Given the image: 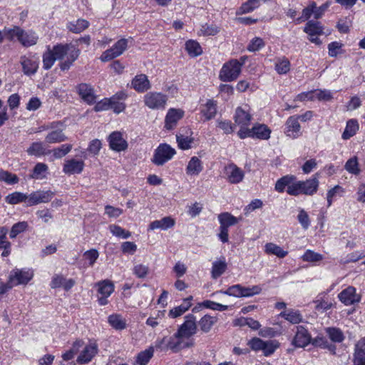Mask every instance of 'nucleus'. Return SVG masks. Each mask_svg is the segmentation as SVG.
<instances>
[{"instance_id":"obj_60","label":"nucleus","mask_w":365,"mask_h":365,"mask_svg":"<svg viewBox=\"0 0 365 365\" xmlns=\"http://www.w3.org/2000/svg\"><path fill=\"white\" fill-rule=\"evenodd\" d=\"M302 258L304 262H316L322 260L323 257L321 254L307 250L302 255Z\"/></svg>"},{"instance_id":"obj_62","label":"nucleus","mask_w":365,"mask_h":365,"mask_svg":"<svg viewBox=\"0 0 365 365\" xmlns=\"http://www.w3.org/2000/svg\"><path fill=\"white\" fill-rule=\"evenodd\" d=\"M344 192V188L339 185H336L333 188L328 190L327 194L328 206H331L333 199L336 195H341Z\"/></svg>"},{"instance_id":"obj_5","label":"nucleus","mask_w":365,"mask_h":365,"mask_svg":"<svg viewBox=\"0 0 365 365\" xmlns=\"http://www.w3.org/2000/svg\"><path fill=\"white\" fill-rule=\"evenodd\" d=\"M262 288L258 286H252L251 287H243L241 284H235L228 287L227 290L219 291L220 293L235 297H250L255 294H259ZM218 293V292L213 293L212 295Z\"/></svg>"},{"instance_id":"obj_47","label":"nucleus","mask_w":365,"mask_h":365,"mask_svg":"<svg viewBox=\"0 0 365 365\" xmlns=\"http://www.w3.org/2000/svg\"><path fill=\"white\" fill-rule=\"evenodd\" d=\"M359 130V123L356 120L351 119L346 122V125L344 131L342 133V138L348 140L354 136Z\"/></svg>"},{"instance_id":"obj_42","label":"nucleus","mask_w":365,"mask_h":365,"mask_svg":"<svg viewBox=\"0 0 365 365\" xmlns=\"http://www.w3.org/2000/svg\"><path fill=\"white\" fill-rule=\"evenodd\" d=\"M264 252L268 255H275L279 258H284L288 254L287 251L284 250L280 246L272 242H268L264 245Z\"/></svg>"},{"instance_id":"obj_8","label":"nucleus","mask_w":365,"mask_h":365,"mask_svg":"<svg viewBox=\"0 0 365 365\" xmlns=\"http://www.w3.org/2000/svg\"><path fill=\"white\" fill-rule=\"evenodd\" d=\"M176 151L170 145L160 144L155 149L152 162L156 165H163L170 160L175 155Z\"/></svg>"},{"instance_id":"obj_57","label":"nucleus","mask_w":365,"mask_h":365,"mask_svg":"<svg viewBox=\"0 0 365 365\" xmlns=\"http://www.w3.org/2000/svg\"><path fill=\"white\" fill-rule=\"evenodd\" d=\"M109 230L114 236L119 238L128 239L131 235L129 231L125 230L118 225H111L109 226Z\"/></svg>"},{"instance_id":"obj_31","label":"nucleus","mask_w":365,"mask_h":365,"mask_svg":"<svg viewBox=\"0 0 365 365\" xmlns=\"http://www.w3.org/2000/svg\"><path fill=\"white\" fill-rule=\"evenodd\" d=\"M279 316L287 322L296 324L303 321V316L299 310L289 309L279 314Z\"/></svg>"},{"instance_id":"obj_49","label":"nucleus","mask_w":365,"mask_h":365,"mask_svg":"<svg viewBox=\"0 0 365 365\" xmlns=\"http://www.w3.org/2000/svg\"><path fill=\"white\" fill-rule=\"evenodd\" d=\"M326 333L331 341L335 343H341L344 339L343 331L336 327H329L326 329Z\"/></svg>"},{"instance_id":"obj_26","label":"nucleus","mask_w":365,"mask_h":365,"mask_svg":"<svg viewBox=\"0 0 365 365\" xmlns=\"http://www.w3.org/2000/svg\"><path fill=\"white\" fill-rule=\"evenodd\" d=\"M252 138L268 140L270 138L271 130L265 124L256 123L252 126Z\"/></svg>"},{"instance_id":"obj_41","label":"nucleus","mask_w":365,"mask_h":365,"mask_svg":"<svg viewBox=\"0 0 365 365\" xmlns=\"http://www.w3.org/2000/svg\"><path fill=\"white\" fill-rule=\"evenodd\" d=\"M48 170V167L46 164L43 163H38L34 166L32 174L30 177L35 180L45 179L47 176Z\"/></svg>"},{"instance_id":"obj_3","label":"nucleus","mask_w":365,"mask_h":365,"mask_svg":"<svg viewBox=\"0 0 365 365\" xmlns=\"http://www.w3.org/2000/svg\"><path fill=\"white\" fill-rule=\"evenodd\" d=\"M55 51L56 57L61 61L59 66L62 71L68 70L81 53L80 50L72 43L57 44L55 46Z\"/></svg>"},{"instance_id":"obj_10","label":"nucleus","mask_w":365,"mask_h":365,"mask_svg":"<svg viewBox=\"0 0 365 365\" xmlns=\"http://www.w3.org/2000/svg\"><path fill=\"white\" fill-rule=\"evenodd\" d=\"M128 42V40L126 38L118 40L110 48L107 49L101 54V61L107 62L120 56L127 49Z\"/></svg>"},{"instance_id":"obj_63","label":"nucleus","mask_w":365,"mask_h":365,"mask_svg":"<svg viewBox=\"0 0 365 365\" xmlns=\"http://www.w3.org/2000/svg\"><path fill=\"white\" fill-rule=\"evenodd\" d=\"M264 45L265 44L262 38L255 37L250 41L247 46V50L251 52H255L262 48Z\"/></svg>"},{"instance_id":"obj_28","label":"nucleus","mask_w":365,"mask_h":365,"mask_svg":"<svg viewBox=\"0 0 365 365\" xmlns=\"http://www.w3.org/2000/svg\"><path fill=\"white\" fill-rule=\"evenodd\" d=\"M192 300V296H190V297L184 299L182 301V303L180 305L177 306L170 310V312L168 313V316L173 319L180 317L190 308V307L192 306V302H191Z\"/></svg>"},{"instance_id":"obj_55","label":"nucleus","mask_w":365,"mask_h":365,"mask_svg":"<svg viewBox=\"0 0 365 365\" xmlns=\"http://www.w3.org/2000/svg\"><path fill=\"white\" fill-rule=\"evenodd\" d=\"M29 227L28 222L26 221L19 222L17 223H15L10 231L9 237L11 239H14L16 237V236L26 231Z\"/></svg>"},{"instance_id":"obj_27","label":"nucleus","mask_w":365,"mask_h":365,"mask_svg":"<svg viewBox=\"0 0 365 365\" xmlns=\"http://www.w3.org/2000/svg\"><path fill=\"white\" fill-rule=\"evenodd\" d=\"M78 92L81 98L89 104L96 101V96L93 88L87 83H81L78 86Z\"/></svg>"},{"instance_id":"obj_59","label":"nucleus","mask_w":365,"mask_h":365,"mask_svg":"<svg viewBox=\"0 0 365 365\" xmlns=\"http://www.w3.org/2000/svg\"><path fill=\"white\" fill-rule=\"evenodd\" d=\"M0 181L5 182L9 185H14L19 182V178L15 174H12L8 171L1 170Z\"/></svg>"},{"instance_id":"obj_1","label":"nucleus","mask_w":365,"mask_h":365,"mask_svg":"<svg viewBox=\"0 0 365 365\" xmlns=\"http://www.w3.org/2000/svg\"><path fill=\"white\" fill-rule=\"evenodd\" d=\"M196 332L195 317L192 314H188L185 317V322L180 326L178 331L170 338L168 342V347L174 351H178L192 346L194 340L190 337Z\"/></svg>"},{"instance_id":"obj_61","label":"nucleus","mask_w":365,"mask_h":365,"mask_svg":"<svg viewBox=\"0 0 365 365\" xmlns=\"http://www.w3.org/2000/svg\"><path fill=\"white\" fill-rule=\"evenodd\" d=\"M133 272L138 278H145L149 273V267L142 264H138L133 267Z\"/></svg>"},{"instance_id":"obj_46","label":"nucleus","mask_w":365,"mask_h":365,"mask_svg":"<svg viewBox=\"0 0 365 365\" xmlns=\"http://www.w3.org/2000/svg\"><path fill=\"white\" fill-rule=\"evenodd\" d=\"M217 322V318L216 317H212L209 314H206L202 317L200 321L198 322V325L200 327V329L205 333L209 332L212 326Z\"/></svg>"},{"instance_id":"obj_36","label":"nucleus","mask_w":365,"mask_h":365,"mask_svg":"<svg viewBox=\"0 0 365 365\" xmlns=\"http://www.w3.org/2000/svg\"><path fill=\"white\" fill-rule=\"evenodd\" d=\"M29 155L41 157L50 153V150L47 151L42 142H34L27 148L26 150Z\"/></svg>"},{"instance_id":"obj_53","label":"nucleus","mask_w":365,"mask_h":365,"mask_svg":"<svg viewBox=\"0 0 365 365\" xmlns=\"http://www.w3.org/2000/svg\"><path fill=\"white\" fill-rule=\"evenodd\" d=\"M344 168L348 173L355 175H359L361 172L358 159L356 156L351 158L346 161Z\"/></svg>"},{"instance_id":"obj_25","label":"nucleus","mask_w":365,"mask_h":365,"mask_svg":"<svg viewBox=\"0 0 365 365\" xmlns=\"http://www.w3.org/2000/svg\"><path fill=\"white\" fill-rule=\"evenodd\" d=\"M183 115L184 111L182 110L170 108L165 116V128L168 130L173 129Z\"/></svg>"},{"instance_id":"obj_39","label":"nucleus","mask_w":365,"mask_h":365,"mask_svg":"<svg viewBox=\"0 0 365 365\" xmlns=\"http://www.w3.org/2000/svg\"><path fill=\"white\" fill-rule=\"evenodd\" d=\"M294 179L295 175H287L282 177L278 179L275 183V190L279 192H283L286 187L289 189V187L293 185V180H294Z\"/></svg>"},{"instance_id":"obj_58","label":"nucleus","mask_w":365,"mask_h":365,"mask_svg":"<svg viewBox=\"0 0 365 365\" xmlns=\"http://www.w3.org/2000/svg\"><path fill=\"white\" fill-rule=\"evenodd\" d=\"M201 305L207 309H210L215 311H226L228 309L227 305H224L213 301L205 300L202 302Z\"/></svg>"},{"instance_id":"obj_12","label":"nucleus","mask_w":365,"mask_h":365,"mask_svg":"<svg viewBox=\"0 0 365 365\" xmlns=\"http://www.w3.org/2000/svg\"><path fill=\"white\" fill-rule=\"evenodd\" d=\"M20 63L22 66V71L25 75L31 76L37 72L38 68V58L36 54L31 53L21 56Z\"/></svg>"},{"instance_id":"obj_9","label":"nucleus","mask_w":365,"mask_h":365,"mask_svg":"<svg viewBox=\"0 0 365 365\" xmlns=\"http://www.w3.org/2000/svg\"><path fill=\"white\" fill-rule=\"evenodd\" d=\"M95 287L98 288V302L101 306L108 304V298L115 290L114 284L109 279H104L96 283Z\"/></svg>"},{"instance_id":"obj_56","label":"nucleus","mask_w":365,"mask_h":365,"mask_svg":"<svg viewBox=\"0 0 365 365\" xmlns=\"http://www.w3.org/2000/svg\"><path fill=\"white\" fill-rule=\"evenodd\" d=\"M83 341L82 340H76L72 346V348L65 352L62 355V358L64 361H68L72 359L75 354L78 351L79 349L83 346Z\"/></svg>"},{"instance_id":"obj_64","label":"nucleus","mask_w":365,"mask_h":365,"mask_svg":"<svg viewBox=\"0 0 365 365\" xmlns=\"http://www.w3.org/2000/svg\"><path fill=\"white\" fill-rule=\"evenodd\" d=\"M176 138L180 148L182 150H187L191 148L192 140L190 138L182 135H177Z\"/></svg>"},{"instance_id":"obj_37","label":"nucleus","mask_w":365,"mask_h":365,"mask_svg":"<svg viewBox=\"0 0 365 365\" xmlns=\"http://www.w3.org/2000/svg\"><path fill=\"white\" fill-rule=\"evenodd\" d=\"M109 324L116 330L125 329L127 327V321L122 315L113 314L108 318Z\"/></svg>"},{"instance_id":"obj_40","label":"nucleus","mask_w":365,"mask_h":365,"mask_svg":"<svg viewBox=\"0 0 365 365\" xmlns=\"http://www.w3.org/2000/svg\"><path fill=\"white\" fill-rule=\"evenodd\" d=\"M88 26L89 22L88 21L79 19L76 21L68 22L67 24V29L74 34H79L86 29Z\"/></svg>"},{"instance_id":"obj_38","label":"nucleus","mask_w":365,"mask_h":365,"mask_svg":"<svg viewBox=\"0 0 365 365\" xmlns=\"http://www.w3.org/2000/svg\"><path fill=\"white\" fill-rule=\"evenodd\" d=\"M55 51V46L50 49L48 48L47 51L43 54V67L46 70L50 69L58 58L56 57Z\"/></svg>"},{"instance_id":"obj_29","label":"nucleus","mask_w":365,"mask_h":365,"mask_svg":"<svg viewBox=\"0 0 365 365\" xmlns=\"http://www.w3.org/2000/svg\"><path fill=\"white\" fill-rule=\"evenodd\" d=\"M200 113L205 120L214 118L217 113V102L212 99L207 100L206 103L201 107Z\"/></svg>"},{"instance_id":"obj_33","label":"nucleus","mask_w":365,"mask_h":365,"mask_svg":"<svg viewBox=\"0 0 365 365\" xmlns=\"http://www.w3.org/2000/svg\"><path fill=\"white\" fill-rule=\"evenodd\" d=\"M220 227L227 229L238 223L239 219L231 215L230 212H225L218 215L217 217Z\"/></svg>"},{"instance_id":"obj_24","label":"nucleus","mask_w":365,"mask_h":365,"mask_svg":"<svg viewBox=\"0 0 365 365\" xmlns=\"http://www.w3.org/2000/svg\"><path fill=\"white\" fill-rule=\"evenodd\" d=\"M131 88L138 93H144L151 88V83L146 75L138 74L133 78Z\"/></svg>"},{"instance_id":"obj_14","label":"nucleus","mask_w":365,"mask_h":365,"mask_svg":"<svg viewBox=\"0 0 365 365\" xmlns=\"http://www.w3.org/2000/svg\"><path fill=\"white\" fill-rule=\"evenodd\" d=\"M54 193L51 190H37L28 194L27 206H34L40 203L50 202Z\"/></svg>"},{"instance_id":"obj_34","label":"nucleus","mask_w":365,"mask_h":365,"mask_svg":"<svg viewBox=\"0 0 365 365\" xmlns=\"http://www.w3.org/2000/svg\"><path fill=\"white\" fill-rule=\"evenodd\" d=\"M227 269V262L225 257L217 259L212 262L211 276L212 279H217Z\"/></svg>"},{"instance_id":"obj_52","label":"nucleus","mask_w":365,"mask_h":365,"mask_svg":"<svg viewBox=\"0 0 365 365\" xmlns=\"http://www.w3.org/2000/svg\"><path fill=\"white\" fill-rule=\"evenodd\" d=\"M275 70L279 74H286L290 70V62L285 58H279L275 63Z\"/></svg>"},{"instance_id":"obj_17","label":"nucleus","mask_w":365,"mask_h":365,"mask_svg":"<svg viewBox=\"0 0 365 365\" xmlns=\"http://www.w3.org/2000/svg\"><path fill=\"white\" fill-rule=\"evenodd\" d=\"M339 301L345 306H350L359 302L361 297L356 294V289L352 286H349L343 289L339 294Z\"/></svg>"},{"instance_id":"obj_13","label":"nucleus","mask_w":365,"mask_h":365,"mask_svg":"<svg viewBox=\"0 0 365 365\" xmlns=\"http://www.w3.org/2000/svg\"><path fill=\"white\" fill-rule=\"evenodd\" d=\"M110 148L115 152H122L128 148V144L120 131H113L108 137Z\"/></svg>"},{"instance_id":"obj_48","label":"nucleus","mask_w":365,"mask_h":365,"mask_svg":"<svg viewBox=\"0 0 365 365\" xmlns=\"http://www.w3.org/2000/svg\"><path fill=\"white\" fill-rule=\"evenodd\" d=\"M185 49L190 56L196 57L202 54V49L200 43L194 40H188L185 43Z\"/></svg>"},{"instance_id":"obj_15","label":"nucleus","mask_w":365,"mask_h":365,"mask_svg":"<svg viewBox=\"0 0 365 365\" xmlns=\"http://www.w3.org/2000/svg\"><path fill=\"white\" fill-rule=\"evenodd\" d=\"M245 177L244 171L234 163L225 167V178L231 184H237L242 181Z\"/></svg>"},{"instance_id":"obj_30","label":"nucleus","mask_w":365,"mask_h":365,"mask_svg":"<svg viewBox=\"0 0 365 365\" xmlns=\"http://www.w3.org/2000/svg\"><path fill=\"white\" fill-rule=\"evenodd\" d=\"M175 220L171 217H165L159 220H154L149 225L148 230H154L157 229H160L163 230H166L169 228L173 227L175 225Z\"/></svg>"},{"instance_id":"obj_51","label":"nucleus","mask_w":365,"mask_h":365,"mask_svg":"<svg viewBox=\"0 0 365 365\" xmlns=\"http://www.w3.org/2000/svg\"><path fill=\"white\" fill-rule=\"evenodd\" d=\"M220 29L215 24H205L200 26V30L197 31L198 36H215L218 34Z\"/></svg>"},{"instance_id":"obj_18","label":"nucleus","mask_w":365,"mask_h":365,"mask_svg":"<svg viewBox=\"0 0 365 365\" xmlns=\"http://www.w3.org/2000/svg\"><path fill=\"white\" fill-rule=\"evenodd\" d=\"M98 347L96 342H90L87 344L80 353L76 361L79 364H85L90 362L97 354Z\"/></svg>"},{"instance_id":"obj_50","label":"nucleus","mask_w":365,"mask_h":365,"mask_svg":"<svg viewBox=\"0 0 365 365\" xmlns=\"http://www.w3.org/2000/svg\"><path fill=\"white\" fill-rule=\"evenodd\" d=\"M154 349L150 347L140 351L136 356L135 363L139 365H146L153 357Z\"/></svg>"},{"instance_id":"obj_43","label":"nucleus","mask_w":365,"mask_h":365,"mask_svg":"<svg viewBox=\"0 0 365 365\" xmlns=\"http://www.w3.org/2000/svg\"><path fill=\"white\" fill-rule=\"evenodd\" d=\"M22 31V28L19 26H12L11 27H4V38L10 41L16 40L19 41V38Z\"/></svg>"},{"instance_id":"obj_35","label":"nucleus","mask_w":365,"mask_h":365,"mask_svg":"<svg viewBox=\"0 0 365 365\" xmlns=\"http://www.w3.org/2000/svg\"><path fill=\"white\" fill-rule=\"evenodd\" d=\"M324 28L319 21H309L304 29V31L309 36H320L324 34Z\"/></svg>"},{"instance_id":"obj_4","label":"nucleus","mask_w":365,"mask_h":365,"mask_svg":"<svg viewBox=\"0 0 365 365\" xmlns=\"http://www.w3.org/2000/svg\"><path fill=\"white\" fill-rule=\"evenodd\" d=\"M246 57H241L240 61L232 59L225 63L219 74L220 79L224 82H231L236 80L241 73L242 66L244 65Z\"/></svg>"},{"instance_id":"obj_7","label":"nucleus","mask_w":365,"mask_h":365,"mask_svg":"<svg viewBox=\"0 0 365 365\" xmlns=\"http://www.w3.org/2000/svg\"><path fill=\"white\" fill-rule=\"evenodd\" d=\"M50 131L45 137V141L49 144L59 143L67 140L63 130L66 125L61 121H53L50 123Z\"/></svg>"},{"instance_id":"obj_54","label":"nucleus","mask_w":365,"mask_h":365,"mask_svg":"<svg viewBox=\"0 0 365 365\" xmlns=\"http://www.w3.org/2000/svg\"><path fill=\"white\" fill-rule=\"evenodd\" d=\"M72 149V145L63 144L61 146L56 148L50 151L56 159H60L66 155Z\"/></svg>"},{"instance_id":"obj_21","label":"nucleus","mask_w":365,"mask_h":365,"mask_svg":"<svg viewBox=\"0 0 365 365\" xmlns=\"http://www.w3.org/2000/svg\"><path fill=\"white\" fill-rule=\"evenodd\" d=\"M301 126L296 116L288 118L285 123L284 133L287 136L295 139L301 135Z\"/></svg>"},{"instance_id":"obj_2","label":"nucleus","mask_w":365,"mask_h":365,"mask_svg":"<svg viewBox=\"0 0 365 365\" xmlns=\"http://www.w3.org/2000/svg\"><path fill=\"white\" fill-rule=\"evenodd\" d=\"M319 185L318 173L314 174L312 178L306 180H297L295 176V179L293 180V185H292L289 189H287V192L292 196H298L300 195L312 196L317 192Z\"/></svg>"},{"instance_id":"obj_11","label":"nucleus","mask_w":365,"mask_h":365,"mask_svg":"<svg viewBox=\"0 0 365 365\" xmlns=\"http://www.w3.org/2000/svg\"><path fill=\"white\" fill-rule=\"evenodd\" d=\"M34 277V272L30 269H14L9 274L11 286L26 284Z\"/></svg>"},{"instance_id":"obj_6","label":"nucleus","mask_w":365,"mask_h":365,"mask_svg":"<svg viewBox=\"0 0 365 365\" xmlns=\"http://www.w3.org/2000/svg\"><path fill=\"white\" fill-rule=\"evenodd\" d=\"M168 100V96L161 92L150 91L143 96L144 105L151 110H164Z\"/></svg>"},{"instance_id":"obj_45","label":"nucleus","mask_w":365,"mask_h":365,"mask_svg":"<svg viewBox=\"0 0 365 365\" xmlns=\"http://www.w3.org/2000/svg\"><path fill=\"white\" fill-rule=\"evenodd\" d=\"M6 202L10 205L25 202L27 205L28 194L21 192H14L6 197Z\"/></svg>"},{"instance_id":"obj_44","label":"nucleus","mask_w":365,"mask_h":365,"mask_svg":"<svg viewBox=\"0 0 365 365\" xmlns=\"http://www.w3.org/2000/svg\"><path fill=\"white\" fill-rule=\"evenodd\" d=\"M260 6V0H247L236 11L237 15L252 12Z\"/></svg>"},{"instance_id":"obj_20","label":"nucleus","mask_w":365,"mask_h":365,"mask_svg":"<svg viewBox=\"0 0 365 365\" xmlns=\"http://www.w3.org/2000/svg\"><path fill=\"white\" fill-rule=\"evenodd\" d=\"M128 98L125 91H120L109 98L110 108L115 113H120L125 109L124 101Z\"/></svg>"},{"instance_id":"obj_22","label":"nucleus","mask_w":365,"mask_h":365,"mask_svg":"<svg viewBox=\"0 0 365 365\" xmlns=\"http://www.w3.org/2000/svg\"><path fill=\"white\" fill-rule=\"evenodd\" d=\"M85 163L81 160L74 158L65 160L63 172L68 175L80 174L83 170Z\"/></svg>"},{"instance_id":"obj_16","label":"nucleus","mask_w":365,"mask_h":365,"mask_svg":"<svg viewBox=\"0 0 365 365\" xmlns=\"http://www.w3.org/2000/svg\"><path fill=\"white\" fill-rule=\"evenodd\" d=\"M234 120L240 126L249 125L252 120L250 107L247 104L238 106L235 110Z\"/></svg>"},{"instance_id":"obj_19","label":"nucleus","mask_w":365,"mask_h":365,"mask_svg":"<svg viewBox=\"0 0 365 365\" xmlns=\"http://www.w3.org/2000/svg\"><path fill=\"white\" fill-rule=\"evenodd\" d=\"M311 339L308 330L303 326H297L292 344L296 347L304 348L310 344Z\"/></svg>"},{"instance_id":"obj_32","label":"nucleus","mask_w":365,"mask_h":365,"mask_svg":"<svg viewBox=\"0 0 365 365\" xmlns=\"http://www.w3.org/2000/svg\"><path fill=\"white\" fill-rule=\"evenodd\" d=\"M203 170L202 161L196 156L189 160L186 167V173L188 175H198Z\"/></svg>"},{"instance_id":"obj_23","label":"nucleus","mask_w":365,"mask_h":365,"mask_svg":"<svg viewBox=\"0 0 365 365\" xmlns=\"http://www.w3.org/2000/svg\"><path fill=\"white\" fill-rule=\"evenodd\" d=\"M39 36L35 31L22 29L19 42L24 47L28 48L36 45Z\"/></svg>"}]
</instances>
